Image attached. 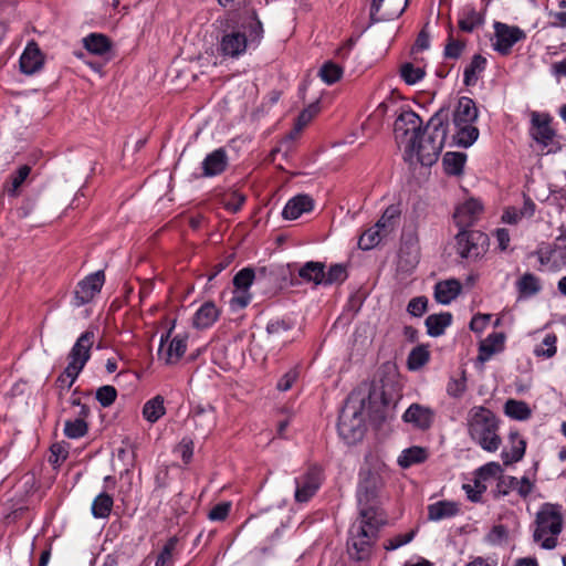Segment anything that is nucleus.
Wrapping results in <instances>:
<instances>
[{"mask_svg":"<svg viewBox=\"0 0 566 566\" xmlns=\"http://www.w3.org/2000/svg\"><path fill=\"white\" fill-rule=\"evenodd\" d=\"M419 261L418 237L416 232L403 235V244L399 253V264H417Z\"/></svg>","mask_w":566,"mask_h":566,"instance_id":"nucleus-27","label":"nucleus"},{"mask_svg":"<svg viewBox=\"0 0 566 566\" xmlns=\"http://www.w3.org/2000/svg\"><path fill=\"white\" fill-rule=\"evenodd\" d=\"M401 214L399 205H390L386 208L382 216L376 223V228L380 229L384 234H388L395 227L396 221Z\"/></svg>","mask_w":566,"mask_h":566,"instance_id":"nucleus-40","label":"nucleus"},{"mask_svg":"<svg viewBox=\"0 0 566 566\" xmlns=\"http://www.w3.org/2000/svg\"><path fill=\"white\" fill-rule=\"evenodd\" d=\"M343 75V69L333 62H326L319 70V76L322 81L328 85H332L340 80Z\"/></svg>","mask_w":566,"mask_h":566,"instance_id":"nucleus-50","label":"nucleus"},{"mask_svg":"<svg viewBox=\"0 0 566 566\" xmlns=\"http://www.w3.org/2000/svg\"><path fill=\"white\" fill-rule=\"evenodd\" d=\"M470 438L488 452H495L502 442L499 434V420L495 413L483 407H472L467 417Z\"/></svg>","mask_w":566,"mask_h":566,"instance_id":"nucleus-3","label":"nucleus"},{"mask_svg":"<svg viewBox=\"0 0 566 566\" xmlns=\"http://www.w3.org/2000/svg\"><path fill=\"white\" fill-rule=\"evenodd\" d=\"M504 412L507 417L515 420H527L532 410L525 401L509 399L504 405Z\"/></svg>","mask_w":566,"mask_h":566,"instance_id":"nucleus-38","label":"nucleus"},{"mask_svg":"<svg viewBox=\"0 0 566 566\" xmlns=\"http://www.w3.org/2000/svg\"><path fill=\"white\" fill-rule=\"evenodd\" d=\"M228 166V155L223 148L208 154L202 161V176L213 177L222 174Z\"/></svg>","mask_w":566,"mask_h":566,"instance_id":"nucleus-20","label":"nucleus"},{"mask_svg":"<svg viewBox=\"0 0 566 566\" xmlns=\"http://www.w3.org/2000/svg\"><path fill=\"white\" fill-rule=\"evenodd\" d=\"M483 17L475 8L467 6L459 14V28L463 32H472L475 28L483 24Z\"/></svg>","mask_w":566,"mask_h":566,"instance_id":"nucleus-33","label":"nucleus"},{"mask_svg":"<svg viewBox=\"0 0 566 566\" xmlns=\"http://www.w3.org/2000/svg\"><path fill=\"white\" fill-rule=\"evenodd\" d=\"M424 75L423 69L416 67L412 63H405L400 67V76L408 85L418 83Z\"/></svg>","mask_w":566,"mask_h":566,"instance_id":"nucleus-52","label":"nucleus"},{"mask_svg":"<svg viewBox=\"0 0 566 566\" xmlns=\"http://www.w3.org/2000/svg\"><path fill=\"white\" fill-rule=\"evenodd\" d=\"M490 239L488 234L479 230H459L455 235L457 253L465 260L476 261L489 250Z\"/></svg>","mask_w":566,"mask_h":566,"instance_id":"nucleus-7","label":"nucleus"},{"mask_svg":"<svg viewBox=\"0 0 566 566\" xmlns=\"http://www.w3.org/2000/svg\"><path fill=\"white\" fill-rule=\"evenodd\" d=\"M461 292V284L457 280L439 282L434 287V297L438 303L449 304Z\"/></svg>","mask_w":566,"mask_h":566,"instance_id":"nucleus-28","label":"nucleus"},{"mask_svg":"<svg viewBox=\"0 0 566 566\" xmlns=\"http://www.w3.org/2000/svg\"><path fill=\"white\" fill-rule=\"evenodd\" d=\"M95 398L102 407H109L117 398V390L114 386L104 385L96 390Z\"/></svg>","mask_w":566,"mask_h":566,"instance_id":"nucleus-56","label":"nucleus"},{"mask_svg":"<svg viewBox=\"0 0 566 566\" xmlns=\"http://www.w3.org/2000/svg\"><path fill=\"white\" fill-rule=\"evenodd\" d=\"M243 29L248 31V44H256L259 45L261 40L263 39V24L259 20L255 11L252 12V17L249 23L242 24Z\"/></svg>","mask_w":566,"mask_h":566,"instance_id":"nucleus-45","label":"nucleus"},{"mask_svg":"<svg viewBox=\"0 0 566 566\" xmlns=\"http://www.w3.org/2000/svg\"><path fill=\"white\" fill-rule=\"evenodd\" d=\"M428 306V298L426 296H418L410 300L407 306V312L416 317L422 316Z\"/></svg>","mask_w":566,"mask_h":566,"instance_id":"nucleus-62","label":"nucleus"},{"mask_svg":"<svg viewBox=\"0 0 566 566\" xmlns=\"http://www.w3.org/2000/svg\"><path fill=\"white\" fill-rule=\"evenodd\" d=\"M244 201L245 197L243 195L233 191L223 199V206L228 211L235 213L241 209Z\"/></svg>","mask_w":566,"mask_h":566,"instance_id":"nucleus-63","label":"nucleus"},{"mask_svg":"<svg viewBox=\"0 0 566 566\" xmlns=\"http://www.w3.org/2000/svg\"><path fill=\"white\" fill-rule=\"evenodd\" d=\"M165 412L164 398L159 395L148 400L143 407L144 418L151 423L158 421Z\"/></svg>","mask_w":566,"mask_h":566,"instance_id":"nucleus-39","label":"nucleus"},{"mask_svg":"<svg viewBox=\"0 0 566 566\" xmlns=\"http://www.w3.org/2000/svg\"><path fill=\"white\" fill-rule=\"evenodd\" d=\"M563 530V515L558 505L545 503L536 513L533 539L544 549H554Z\"/></svg>","mask_w":566,"mask_h":566,"instance_id":"nucleus-4","label":"nucleus"},{"mask_svg":"<svg viewBox=\"0 0 566 566\" xmlns=\"http://www.w3.org/2000/svg\"><path fill=\"white\" fill-rule=\"evenodd\" d=\"M505 335L503 333H491L479 345L478 360L482 364L490 360L491 357L504 349Z\"/></svg>","mask_w":566,"mask_h":566,"instance_id":"nucleus-22","label":"nucleus"},{"mask_svg":"<svg viewBox=\"0 0 566 566\" xmlns=\"http://www.w3.org/2000/svg\"><path fill=\"white\" fill-rule=\"evenodd\" d=\"M348 276L347 268L344 264H332L327 272L324 271L322 285L342 284Z\"/></svg>","mask_w":566,"mask_h":566,"instance_id":"nucleus-44","label":"nucleus"},{"mask_svg":"<svg viewBox=\"0 0 566 566\" xmlns=\"http://www.w3.org/2000/svg\"><path fill=\"white\" fill-rule=\"evenodd\" d=\"M382 486L384 481L378 472L370 469L360 470L357 488L359 512L364 511V509H373L378 515L386 516L378 506V495Z\"/></svg>","mask_w":566,"mask_h":566,"instance_id":"nucleus-6","label":"nucleus"},{"mask_svg":"<svg viewBox=\"0 0 566 566\" xmlns=\"http://www.w3.org/2000/svg\"><path fill=\"white\" fill-rule=\"evenodd\" d=\"M551 116L548 114H532V129L531 135L538 144L548 146L554 137L555 130L551 127Z\"/></svg>","mask_w":566,"mask_h":566,"instance_id":"nucleus-18","label":"nucleus"},{"mask_svg":"<svg viewBox=\"0 0 566 566\" xmlns=\"http://www.w3.org/2000/svg\"><path fill=\"white\" fill-rule=\"evenodd\" d=\"M475 123L464 122L461 124L452 123L451 146L468 148L472 146L479 137V129Z\"/></svg>","mask_w":566,"mask_h":566,"instance_id":"nucleus-19","label":"nucleus"},{"mask_svg":"<svg viewBox=\"0 0 566 566\" xmlns=\"http://www.w3.org/2000/svg\"><path fill=\"white\" fill-rule=\"evenodd\" d=\"M516 287L521 297H531L541 291L542 285L537 276L525 273L516 282Z\"/></svg>","mask_w":566,"mask_h":566,"instance_id":"nucleus-37","label":"nucleus"},{"mask_svg":"<svg viewBox=\"0 0 566 566\" xmlns=\"http://www.w3.org/2000/svg\"><path fill=\"white\" fill-rule=\"evenodd\" d=\"M191 421L193 422L198 436L206 438L216 424L214 409L211 406L207 408L198 407L193 410Z\"/></svg>","mask_w":566,"mask_h":566,"instance_id":"nucleus-21","label":"nucleus"},{"mask_svg":"<svg viewBox=\"0 0 566 566\" xmlns=\"http://www.w3.org/2000/svg\"><path fill=\"white\" fill-rule=\"evenodd\" d=\"M337 430L347 443H354L361 439L364 434L361 412L354 410L349 413L347 410H342L338 416Z\"/></svg>","mask_w":566,"mask_h":566,"instance_id":"nucleus-11","label":"nucleus"},{"mask_svg":"<svg viewBox=\"0 0 566 566\" xmlns=\"http://www.w3.org/2000/svg\"><path fill=\"white\" fill-rule=\"evenodd\" d=\"M479 116V111L475 105V102L467 96H462L459 98L458 104L453 111L452 123H464L471 122L475 123Z\"/></svg>","mask_w":566,"mask_h":566,"instance_id":"nucleus-24","label":"nucleus"},{"mask_svg":"<svg viewBox=\"0 0 566 566\" xmlns=\"http://www.w3.org/2000/svg\"><path fill=\"white\" fill-rule=\"evenodd\" d=\"M433 418L434 412L431 408L417 402L411 403L402 415V420L406 423L422 431L428 430L432 426Z\"/></svg>","mask_w":566,"mask_h":566,"instance_id":"nucleus-16","label":"nucleus"},{"mask_svg":"<svg viewBox=\"0 0 566 566\" xmlns=\"http://www.w3.org/2000/svg\"><path fill=\"white\" fill-rule=\"evenodd\" d=\"M294 482L295 501L298 503H306L316 494L322 485V470L318 467H311L305 473L295 478Z\"/></svg>","mask_w":566,"mask_h":566,"instance_id":"nucleus-8","label":"nucleus"},{"mask_svg":"<svg viewBox=\"0 0 566 566\" xmlns=\"http://www.w3.org/2000/svg\"><path fill=\"white\" fill-rule=\"evenodd\" d=\"M113 503V497L109 494L105 492L98 494L92 503L93 516L97 518L107 517L112 512Z\"/></svg>","mask_w":566,"mask_h":566,"instance_id":"nucleus-43","label":"nucleus"},{"mask_svg":"<svg viewBox=\"0 0 566 566\" xmlns=\"http://www.w3.org/2000/svg\"><path fill=\"white\" fill-rule=\"evenodd\" d=\"M319 112L318 103H313L303 109L296 119V132H302L303 128L316 116Z\"/></svg>","mask_w":566,"mask_h":566,"instance_id":"nucleus-58","label":"nucleus"},{"mask_svg":"<svg viewBox=\"0 0 566 566\" xmlns=\"http://www.w3.org/2000/svg\"><path fill=\"white\" fill-rule=\"evenodd\" d=\"M30 171L31 168L28 165L21 166L15 174L10 176V179L3 186V191H6L10 197H17L19 188L28 178Z\"/></svg>","mask_w":566,"mask_h":566,"instance_id":"nucleus-42","label":"nucleus"},{"mask_svg":"<svg viewBox=\"0 0 566 566\" xmlns=\"http://www.w3.org/2000/svg\"><path fill=\"white\" fill-rule=\"evenodd\" d=\"M556 342L557 337L555 334H547L543 342L536 346L534 354L537 357L551 358L556 354Z\"/></svg>","mask_w":566,"mask_h":566,"instance_id":"nucleus-54","label":"nucleus"},{"mask_svg":"<svg viewBox=\"0 0 566 566\" xmlns=\"http://www.w3.org/2000/svg\"><path fill=\"white\" fill-rule=\"evenodd\" d=\"M494 28L495 41L492 46L502 55L510 54L513 45L525 38V33L517 27H510L507 24L496 22Z\"/></svg>","mask_w":566,"mask_h":566,"instance_id":"nucleus-12","label":"nucleus"},{"mask_svg":"<svg viewBox=\"0 0 566 566\" xmlns=\"http://www.w3.org/2000/svg\"><path fill=\"white\" fill-rule=\"evenodd\" d=\"M408 7V0H374L370 8L371 22L394 20Z\"/></svg>","mask_w":566,"mask_h":566,"instance_id":"nucleus-13","label":"nucleus"},{"mask_svg":"<svg viewBox=\"0 0 566 566\" xmlns=\"http://www.w3.org/2000/svg\"><path fill=\"white\" fill-rule=\"evenodd\" d=\"M231 510L230 502H221L214 505L208 513V518L213 522L224 521Z\"/></svg>","mask_w":566,"mask_h":566,"instance_id":"nucleus-61","label":"nucleus"},{"mask_svg":"<svg viewBox=\"0 0 566 566\" xmlns=\"http://www.w3.org/2000/svg\"><path fill=\"white\" fill-rule=\"evenodd\" d=\"M421 125L422 120L417 113L411 109L401 112L394 124L396 139L406 137L409 134H411V137H419Z\"/></svg>","mask_w":566,"mask_h":566,"instance_id":"nucleus-17","label":"nucleus"},{"mask_svg":"<svg viewBox=\"0 0 566 566\" xmlns=\"http://www.w3.org/2000/svg\"><path fill=\"white\" fill-rule=\"evenodd\" d=\"M94 340L95 334L90 329L82 333L77 338L69 353L67 366L56 379V384L61 389H70L73 386L80 373L91 358V348Z\"/></svg>","mask_w":566,"mask_h":566,"instance_id":"nucleus-5","label":"nucleus"},{"mask_svg":"<svg viewBox=\"0 0 566 566\" xmlns=\"http://www.w3.org/2000/svg\"><path fill=\"white\" fill-rule=\"evenodd\" d=\"M44 62L45 56L38 43L31 41L27 44L19 59L20 71L28 76L34 75L43 69Z\"/></svg>","mask_w":566,"mask_h":566,"instance_id":"nucleus-14","label":"nucleus"},{"mask_svg":"<svg viewBox=\"0 0 566 566\" xmlns=\"http://www.w3.org/2000/svg\"><path fill=\"white\" fill-rule=\"evenodd\" d=\"M248 48V36L245 31L238 29L223 31L217 50L220 55L229 59H239Z\"/></svg>","mask_w":566,"mask_h":566,"instance_id":"nucleus-9","label":"nucleus"},{"mask_svg":"<svg viewBox=\"0 0 566 566\" xmlns=\"http://www.w3.org/2000/svg\"><path fill=\"white\" fill-rule=\"evenodd\" d=\"M104 282L105 274L102 270L85 276L76 285L73 296V305L80 307L90 303L95 295L101 292Z\"/></svg>","mask_w":566,"mask_h":566,"instance_id":"nucleus-10","label":"nucleus"},{"mask_svg":"<svg viewBox=\"0 0 566 566\" xmlns=\"http://www.w3.org/2000/svg\"><path fill=\"white\" fill-rule=\"evenodd\" d=\"M325 264L318 261H308L298 269V276L305 282L322 285Z\"/></svg>","mask_w":566,"mask_h":566,"instance_id":"nucleus-32","label":"nucleus"},{"mask_svg":"<svg viewBox=\"0 0 566 566\" xmlns=\"http://www.w3.org/2000/svg\"><path fill=\"white\" fill-rule=\"evenodd\" d=\"M313 209V200L307 195H297L290 199L283 208L282 216L286 220H295L302 213Z\"/></svg>","mask_w":566,"mask_h":566,"instance_id":"nucleus-23","label":"nucleus"},{"mask_svg":"<svg viewBox=\"0 0 566 566\" xmlns=\"http://www.w3.org/2000/svg\"><path fill=\"white\" fill-rule=\"evenodd\" d=\"M220 311L213 302L203 303L195 313L193 326L198 329H205L212 326L219 318Z\"/></svg>","mask_w":566,"mask_h":566,"instance_id":"nucleus-25","label":"nucleus"},{"mask_svg":"<svg viewBox=\"0 0 566 566\" xmlns=\"http://www.w3.org/2000/svg\"><path fill=\"white\" fill-rule=\"evenodd\" d=\"M510 440L512 442V448L510 451H502V460L505 465L512 464L514 462H518L525 454L526 442L524 439L520 438L518 432H510Z\"/></svg>","mask_w":566,"mask_h":566,"instance_id":"nucleus-31","label":"nucleus"},{"mask_svg":"<svg viewBox=\"0 0 566 566\" xmlns=\"http://www.w3.org/2000/svg\"><path fill=\"white\" fill-rule=\"evenodd\" d=\"M467 155L464 153L448 151L444 154L442 164L447 175L459 176L463 172Z\"/></svg>","mask_w":566,"mask_h":566,"instance_id":"nucleus-36","label":"nucleus"},{"mask_svg":"<svg viewBox=\"0 0 566 566\" xmlns=\"http://www.w3.org/2000/svg\"><path fill=\"white\" fill-rule=\"evenodd\" d=\"M416 535V531L411 530L406 534H398L389 539H387L384 544V548L386 551H395L408 543H410Z\"/></svg>","mask_w":566,"mask_h":566,"instance_id":"nucleus-59","label":"nucleus"},{"mask_svg":"<svg viewBox=\"0 0 566 566\" xmlns=\"http://www.w3.org/2000/svg\"><path fill=\"white\" fill-rule=\"evenodd\" d=\"M255 277L254 270L244 268L240 270L233 277V285L237 290L247 292Z\"/></svg>","mask_w":566,"mask_h":566,"instance_id":"nucleus-55","label":"nucleus"},{"mask_svg":"<svg viewBox=\"0 0 566 566\" xmlns=\"http://www.w3.org/2000/svg\"><path fill=\"white\" fill-rule=\"evenodd\" d=\"M427 510L428 520L433 522L453 517L460 511L458 503L446 500L438 501L428 505Z\"/></svg>","mask_w":566,"mask_h":566,"instance_id":"nucleus-26","label":"nucleus"},{"mask_svg":"<svg viewBox=\"0 0 566 566\" xmlns=\"http://www.w3.org/2000/svg\"><path fill=\"white\" fill-rule=\"evenodd\" d=\"M483 206L476 199H469L455 208L453 220L459 230L472 227L480 218Z\"/></svg>","mask_w":566,"mask_h":566,"instance_id":"nucleus-15","label":"nucleus"},{"mask_svg":"<svg viewBox=\"0 0 566 566\" xmlns=\"http://www.w3.org/2000/svg\"><path fill=\"white\" fill-rule=\"evenodd\" d=\"M88 427L85 420H67L64 424V434L70 439H78L87 433Z\"/></svg>","mask_w":566,"mask_h":566,"instance_id":"nucleus-53","label":"nucleus"},{"mask_svg":"<svg viewBox=\"0 0 566 566\" xmlns=\"http://www.w3.org/2000/svg\"><path fill=\"white\" fill-rule=\"evenodd\" d=\"M178 539L170 537L164 545L161 552L157 556L155 566H172L174 565V551L176 549Z\"/></svg>","mask_w":566,"mask_h":566,"instance_id":"nucleus-51","label":"nucleus"},{"mask_svg":"<svg viewBox=\"0 0 566 566\" xmlns=\"http://www.w3.org/2000/svg\"><path fill=\"white\" fill-rule=\"evenodd\" d=\"M465 390L467 382L464 377L461 379H451L447 387L448 395L454 398L461 397Z\"/></svg>","mask_w":566,"mask_h":566,"instance_id":"nucleus-64","label":"nucleus"},{"mask_svg":"<svg viewBox=\"0 0 566 566\" xmlns=\"http://www.w3.org/2000/svg\"><path fill=\"white\" fill-rule=\"evenodd\" d=\"M386 524V516H380L373 509H364L348 530L347 552L352 559L364 562L370 558L378 539L380 528Z\"/></svg>","mask_w":566,"mask_h":566,"instance_id":"nucleus-2","label":"nucleus"},{"mask_svg":"<svg viewBox=\"0 0 566 566\" xmlns=\"http://www.w3.org/2000/svg\"><path fill=\"white\" fill-rule=\"evenodd\" d=\"M187 349V337L177 335L171 340L166 350L165 360L167 364L177 363L186 353Z\"/></svg>","mask_w":566,"mask_h":566,"instance_id":"nucleus-41","label":"nucleus"},{"mask_svg":"<svg viewBox=\"0 0 566 566\" xmlns=\"http://www.w3.org/2000/svg\"><path fill=\"white\" fill-rule=\"evenodd\" d=\"M502 473V468L497 462H489L475 471V478L483 483L490 478H494Z\"/></svg>","mask_w":566,"mask_h":566,"instance_id":"nucleus-60","label":"nucleus"},{"mask_svg":"<svg viewBox=\"0 0 566 566\" xmlns=\"http://www.w3.org/2000/svg\"><path fill=\"white\" fill-rule=\"evenodd\" d=\"M486 59L481 54L473 55L470 64L464 69L463 83L467 86H473L479 80V74L485 70Z\"/></svg>","mask_w":566,"mask_h":566,"instance_id":"nucleus-34","label":"nucleus"},{"mask_svg":"<svg viewBox=\"0 0 566 566\" xmlns=\"http://www.w3.org/2000/svg\"><path fill=\"white\" fill-rule=\"evenodd\" d=\"M462 489L471 502H480L482 494L486 491V484L474 478L473 484H463Z\"/></svg>","mask_w":566,"mask_h":566,"instance_id":"nucleus-57","label":"nucleus"},{"mask_svg":"<svg viewBox=\"0 0 566 566\" xmlns=\"http://www.w3.org/2000/svg\"><path fill=\"white\" fill-rule=\"evenodd\" d=\"M452 33L453 30L450 28L443 54L446 59L457 60L461 56L467 43L464 40L455 39Z\"/></svg>","mask_w":566,"mask_h":566,"instance_id":"nucleus-48","label":"nucleus"},{"mask_svg":"<svg viewBox=\"0 0 566 566\" xmlns=\"http://www.w3.org/2000/svg\"><path fill=\"white\" fill-rule=\"evenodd\" d=\"M384 235V232L380 229L376 228L375 224L373 228H369L359 237L358 247L361 250H370L381 241V238Z\"/></svg>","mask_w":566,"mask_h":566,"instance_id":"nucleus-47","label":"nucleus"},{"mask_svg":"<svg viewBox=\"0 0 566 566\" xmlns=\"http://www.w3.org/2000/svg\"><path fill=\"white\" fill-rule=\"evenodd\" d=\"M293 326L294 325L290 319H273L268 323L266 332L269 336H272L274 339L286 340L285 334H287Z\"/></svg>","mask_w":566,"mask_h":566,"instance_id":"nucleus-46","label":"nucleus"},{"mask_svg":"<svg viewBox=\"0 0 566 566\" xmlns=\"http://www.w3.org/2000/svg\"><path fill=\"white\" fill-rule=\"evenodd\" d=\"M448 109L442 107L436 112L426 129L419 133V137H410L405 149V159L410 164L433 165L448 137Z\"/></svg>","mask_w":566,"mask_h":566,"instance_id":"nucleus-1","label":"nucleus"},{"mask_svg":"<svg viewBox=\"0 0 566 566\" xmlns=\"http://www.w3.org/2000/svg\"><path fill=\"white\" fill-rule=\"evenodd\" d=\"M428 458V450L422 447L413 446L405 449L398 458V464L401 468H409L413 464L422 463Z\"/></svg>","mask_w":566,"mask_h":566,"instance_id":"nucleus-35","label":"nucleus"},{"mask_svg":"<svg viewBox=\"0 0 566 566\" xmlns=\"http://www.w3.org/2000/svg\"><path fill=\"white\" fill-rule=\"evenodd\" d=\"M429 350L426 346L420 345L415 347L408 356V368L410 370H417L424 366L429 360Z\"/></svg>","mask_w":566,"mask_h":566,"instance_id":"nucleus-49","label":"nucleus"},{"mask_svg":"<svg viewBox=\"0 0 566 566\" xmlns=\"http://www.w3.org/2000/svg\"><path fill=\"white\" fill-rule=\"evenodd\" d=\"M452 323V314L443 312L439 314H431L426 318L427 333L431 337L441 336L446 328Z\"/></svg>","mask_w":566,"mask_h":566,"instance_id":"nucleus-29","label":"nucleus"},{"mask_svg":"<svg viewBox=\"0 0 566 566\" xmlns=\"http://www.w3.org/2000/svg\"><path fill=\"white\" fill-rule=\"evenodd\" d=\"M84 48L92 54L104 55L112 49L111 40L102 33H91L83 39Z\"/></svg>","mask_w":566,"mask_h":566,"instance_id":"nucleus-30","label":"nucleus"}]
</instances>
